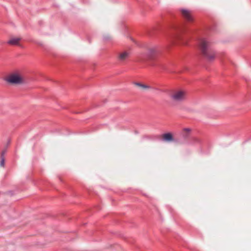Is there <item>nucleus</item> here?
<instances>
[{
    "mask_svg": "<svg viewBox=\"0 0 251 251\" xmlns=\"http://www.w3.org/2000/svg\"><path fill=\"white\" fill-rule=\"evenodd\" d=\"M186 98L184 91L182 90H176L170 94L171 99L175 102H180L183 101Z\"/></svg>",
    "mask_w": 251,
    "mask_h": 251,
    "instance_id": "obj_4",
    "label": "nucleus"
},
{
    "mask_svg": "<svg viewBox=\"0 0 251 251\" xmlns=\"http://www.w3.org/2000/svg\"><path fill=\"white\" fill-rule=\"evenodd\" d=\"M181 14L183 17L188 22H191L193 20V18L191 15L190 12L186 9L181 10Z\"/></svg>",
    "mask_w": 251,
    "mask_h": 251,
    "instance_id": "obj_5",
    "label": "nucleus"
},
{
    "mask_svg": "<svg viewBox=\"0 0 251 251\" xmlns=\"http://www.w3.org/2000/svg\"><path fill=\"white\" fill-rule=\"evenodd\" d=\"M162 139L164 141L172 142L175 141L173 135L171 133H165L162 136Z\"/></svg>",
    "mask_w": 251,
    "mask_h": 251,
    "instance_id": "obj_8",
    "label": "nucleus"
},
{
    "mask_svg": "<svg viewBox=\"0 0 251 251\" xmlns=\"http://www.w3.org/2000/svg\"><path fill=\"white\" fill-rule=\"evenodd\" d=\"M0 158H1V160L0 162V166L1 167H3L4 165V162H5L4 157H0Z\"/></svg>",
    "mask_w": 251,
    "mask_h": 251,
    "instance_id": "obj_12",
    "label": "nucleus"
},
{
    "mask_svg": "<svg viewBox=\"0 0 251 251\" xmlns=\"http://www.w3.org/2000/svg\"><path fill=\"white\" fill-rule=\"evenodd\" d=\"M191 142L193 144H200L201 140L197 137H193L192 138Z\"/></svg>",
    "mask_w": 251,
    "mask_h": 251,
    "instance_id": "obj_10",
    "label": "nucleus"
},
{
    "mask_svg": "<svg viewBox=\"0 0 251 251\" xmlns=\"http://www.w3.org/2000/svg\"><path fill=\"white\" fill-rule=\"evenodd\" d=\"M177 30H178V31L179 32H183V30H184V29L182 28H181V27H179V28L178 27Z\"/></svg>",
    "mask_w": 251,
    "mask_h": 251,
    "instance_id": "obj_14",
    "label": "nucleus"
},
{
    "mask_svg": "<svg viewBox=\"0 0 251 251\" xmlns=\"http://www.w3.org/2000/svg\"><path fill=\"white\" fill-rule=\"evenodd\" d=\"M135 84L136 86L140 87L141 88H142L143 89H149V88H150V87L149 86L145 85V84H142V83H139V82H135Z\"/></svg>",
    "mask_w": 251,
    "mask_h": 251,
    "instance_id": "obj_11",
    "label": "nucleus"
},
{
    "mask_svg": "<svg viewBox=\"0 0 251 251\" xmlns=\"http://www.w3.org/2000/svg\"><path fill=\"white\" fill-rule=\"evenodd\" d=\"M6 151V150H4L3 151H2L1 152V153L0 157H4V154L5 153Z\"/></svg>",
    "mask_w": 251,
    "mask_h": 251,
    "instance_id": "obj_13",
    "label": "nucleus"
},
{
    "mask_svg": "<svg viewBox=\"0 0 251 251\" xmlns=\"http://www.w3.org/2000/svg\"><path fill=\"white\" fill-rule=\"evenodd\" d=\"M159 50L157 47H153L149 50L147 54V61L151 66H156L155 61L159 54Z\"/></svg>",
    "mask_w": 251,
    "mask_h": 251,
    "instance_id": "obj_3",
    "label": "nucleus"
},
{
    "mask_svg": "<svg viewBox=\"0 0 251 251\" xmlns=\"http://www.w3.org/2000/svg\"><path fill=\"white\" fill-rule=\"evenodd\" d=\"M191 131V128H185L181 131V136L184 138V140H186L189 138Z\"/></svg>",
    "mask_w": 251,
    "mask_h": 251,
    "instance_id": "obj_7",
    "label": "nucleus"
},
{
    "mask_svg": "<svg viewBox=\"0 0 251 251\" xmlns=\"http://www.w3.org/2000/svg\"><path fill=\"white\" fill-rule=\"evenodd\" d=\"M129 56V52L127 51L120 53L118 56V59L120 61H125Z\"/></svg>",
    "mask_w": 251,
    "mask_h": 251,
    "instance_id": "obj_6",
    "label": "nucleus"
},
{
    "mask_svg": "<svg viewBox=\"0 0 251 251\" xmlns=\"http://www.w3.org/2000/svg\"><path fill=\"white\" fill-rule=\"evenodd\" d=\"M176 37L180 39H181L182 38V37L181 36H180L178 34H177L176 35Z\"/></svg>",
    "mask_w": 251,
    "mask_h": 251,
    "instance_id": "obj_15",
    "label": "nucleus"
},
{
    "mask_svg": "<svg viewBox=\"0 0 251 251\" xmlns=\"http://www.w3.org/2000/svg\"><path fill=\"white\" fill-rule=\"evenodd\" d=\"M21 39L20 38H13L9 40L7 43L11 45H18L19 41Z\"/></svg>",
    "mask_w": 251,
    "mask_h": 251,
    "instance_id": "obj_9",
    "label": "nucleus"
},
{
    "mask_svg": "<svg viewBox=\"0 0 251 251\" xmlns=\"http://www.w3.org/2000/svg\"><path fill=\"white\" fill-rule=\"evenodd\" d=\"M198 43L202 55L208 61H212L215 57V52L212 48L210 43L205 39H200Z\"/></svg>",
    "mask_w": 251,
    "mask_h": 251,
    "instance_id": "obj_1",
    "label": "nucleus"
},
{
    "mask_svg": "<svg viewBox=\"0 0 251 251\" xmlns=\"http://www.w3.org/2000/svg\"><path fill=\"white\" fill-rule=\"evenodd\" d=\"M4 80L11 84L20 85L26 82L25 78L23 73L19 70L11 73Z\"/></svg>",
    "mask_w": 251,
    "mask_h": 251,
    "instance_id": "obj_2",
    "label": "nucleus"
}]
</instances>
